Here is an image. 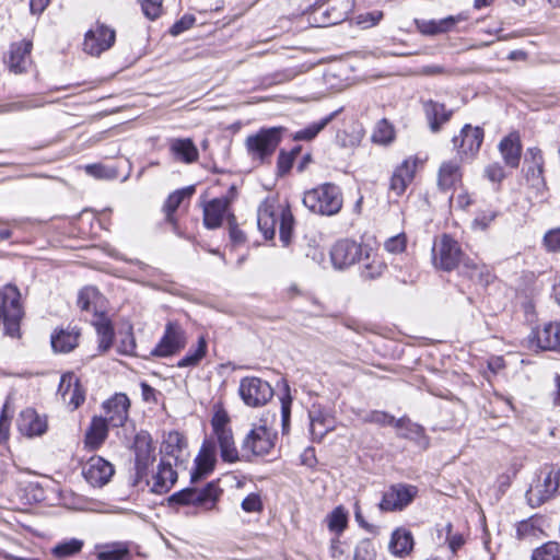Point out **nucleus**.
Returning a JSON list of instances; mask_svg holds the SVG:
<instances>
[{
  "mask_svg": "<svg viewBox=\"0 0 560 560\" xmlns=\"http://www.w3.org/2000/svg\"><path fill=\"white\" fill-rule=\"evenodd\" d=\"M207 352V341L203 337H200L197 347L194 351H189L179 362L178 366H192L196 365Z\"/></svg>",
  "mask_w": 560,
  "mask_h": 560,
  "instance_id": "nucleus-45",
  "label": "nucleus"
},
{
  "mask_svg": "<svg viewBox=\"0 0 560 560\" xmlns=\"http://www.w3.org/2000/svg\"><path fill=\"white\" fill-rule=\"evenodd\" d=\"M382 19L383 12L381 11L366 12L363 14H359L355 18L357 24L362 26L363 28L376 25Z\"/></svg>",
  "mask_w": 560,
  "mask_h": 560,
  "instance_id": "nucleus-56",
  "label": "nucleus"
},
{
  "mask_svg": "<svg viewBox=\"0 0 560 560\" xmlns=\"http://www.w3.org/2000/svg\"><path fill=\"white\" fill-rule=\"evenodd\" d=\"M294 154L281 151L278 156V170L280 174L288 173L293 165Z\"/></svg>",
  "mask_w": 560,
  "mask_h": 560,
  "instance_id": "nucleus-62",
  "label": "nucleus"
},
{
  "mask_svg": "<svg viewBox=\"0 0 560 560\" xmlns=\"http://www.w3.org/2000/svg\"><path fill=\"white\" fill-rule=\"evenodd\" d=\"M544 245L548 252H560V228L551 229L545 234Z\"/></svg>",
  "mask_w": 560,
  "mask_h": 560,
  "instance_id": "nucleus-53",
  "label": "nucleus"
},
{
  "mask_svg": "<svg viewBox=\"0 0 560 560\" xmlns=\"http://www.w3.org/2000/svg\"><path fill=\"white\" fill-rule=\"evenodd\" d=\"M417 30L423 35H438L439 26L436 20H416Z\"/></svg>",
  "mask_w": 560,
  "mask_h": 560,
  "instance_id": "nucleus-59",
  "label": "nucleus"
},
{
  "mask_svg": "<svg viewBox=\"0 0 560 560\" xmlns=\"http://www.w3.org/2000/svg\"><path fill=\"white\" fill-rule=\"evenodd\" d=\"M170 151L177 161L190 164L198 160L199 152L191 139L176 138L170 141Z\"/></svg>",
  "mask_w": 560,
  "mask_h": 560,
  "instance_id": "nucleus-28",
  "label": "nucleus"
},
{
  "mask_svg": "<svg viewBox=\"0 0 560 560\" xmlns=\"http://www.w3.org/2000/svg\"><path fill=\"white\" fill-rule=\"evenodd\" d=\"M396 429L400 438L409 439L423 448L428 447L429 439L422 425L412 422L407 417H401L396 422Z\"/></svg>",
  "mask_w": 560,
  "mask_h": 560,
  "instance_id": "nucleus-27",
  "label": "nucleus"
},
{
  "mask_svg": "<svg viewBox=\"0 0 560 560\" xmlns=\"http://www.w3.org/2000/svg\"><path fill=\"white\" fill-rule=\"evenodd\" d=\"M177 472L170 460L162 459L156 474L153 477L152 491L155 493L167 492L176 482Z\"/></svg>",
  "mask_w": 560,
  "mask_h": 560,
  "instance_id": "nucleus-26",
  "label": "nucleus"
},
{
  "mask_svg": "<svg viewBox=\"0 0 560 560\" xmlns=\"http://www.w3.org/2000/svg\"><path fill=\"white\" fill-rule=\"evenodd\" d=\"M61 397L71 410H75L85 400V392L83 387H65L61 392Z\"/></svg>",
  "mask_w": 560,
  "mask_h": 560,
  "instance_id": "nucleus-44",
  "label": "nucleus"
},
{
  "mask_svg": "<svg viewBox=\"0 0 560 560\" xmlns=\"http://www.w3.org/2000/svg\"><path fill=\"white\" fill-rule=\"evenodd\" d=\"M372 139L375 143L387 144L394 139V128L385 119L377 122Z\"/></svg>",
  "mask_w": 560,
  "mask_h": 560,
  "instance_id": "nucleus-46",
  "label": "nucleus"
},
{
  "mask_svg": "<svg viewBox=\"0 0 560 560\" xmlns=\"http://www.w3.org/2000/svg\"><path fill=\"white\" fill-rule=\"evenodd\" d=\"M86 174L95 178H109L113 174L101 164H89L84 167Z\"/></svg>",
  "mask_w": 560,
  "mask_h": 560,
  "instance_id": "nucleus-63",
  "label": "nucleus"
},
{
  "mask_svg": "<svg viewBox=\"0 0 560 560\" xmlns=\"http://www.w3.org/2000/svg\"><path fill=\"white\" fill-rule=\"evenodd\" d=\"M290 387H284V393L280 397L281 400V418H282V432L285 434L289 431L290 416H291V401Z\"/></svg>",
  "mask_w": 560,
  "mask_h": 560,
  "instance_id": "nucleus-50",
  "label": "nucleus"
},
{
  "mask_svg": "<svg viewBox=\"0 0 560 560\" xmlns=\"http://www.w3.org/2000/svg\"><path fill=\"white\" fill-rule=\"evenodd\" d=\"M16 425L21 434L27 438L40 436L48 429L47 417L38 415L32 408L21 411Z\"/></svg>",
  "mask_w": 560,
  "mask_h": 560,
  "instance_id": "nucleus-18",
  "label": "nucleus"
},
{
  "mask_svg": "<svg viewBox=\"0 0 560 560\" xmlns=\"http://www.w3.org/2000/svg\"><path fill=\"white\" fill-rule=\"evenodd\" d=\"M500 151L506 165L517 167L521 160L522 147L517 135H510L500 142Z\"/></svg>",
  "mask_w": 560,
  "mask_h": 560,
  "instance_id": "nucleus-36",
  "label": "nucleus"
},
{
  "mask_svg": "<svg viewBox=\"0 0 560 560\" xmlns=\"http://www.w3.org/2000/svg\"><path fill=\"white\" fill-rule=\"evenodd\" d=\"M418 489L411 485L398 483L392 486L380 502V509L385 512L401 511L416 498Z\"/></svg>",
  "mask_w": 560,
  "mask_h": 560,
  "instance_id": "nucleus-12",
  "label": "nucleus"
},
{
  "mask_svg": "<svg viewBox=\"0 0 560 560\" xmlns=\"http://www.w3.org/2000/svg\"><path fill=\"white\" fill-rule=\"evenodd\" d=\"M407 247V236L406 234H397L395 236H392L387 238L384 243V248L389 254H401L405 252Z\"/></svg>",
  "mask_w": 560,
  "mask_h": 560,
  "instance_id": "nucleus-51",
  "label": "nucleus"
},
{
  "mask_svg": "<svg viewBox=\"0 0 560 560\" xmlns=\"http://www.w3.org/2000/svg\"><path fill=\"white\" fill-rule=\"evenodd\" d=\"M311 434L314 440L320 441L327 432L334 429L332 419L320 413L311 412Z\"/></svg>",
  "mask_w": 560,
  "mask_h": 560,
  "instance_id": "nucleus-41",
  "label": "nucleus"
},
{
  "mask_svg": "<svg viewBox=\"0 0 560 560\" xmlns=\"http://www.w3.org/2000/svg\"><path fill=\"white\" fill-rule=\"evenodd\" d=\"M443 530H445V540L447 541L450 549L455 553L464 545L463 536L460 534H453V526L451 523H447Z\"/></svg>",
  "mask_w": 560,
  "mask_h": 560,
  "instance_id": "nucleus-57",
  "label": "nucleus"
},
{
  "mask_svg": "<svg viewBox=\"0 0 560 560\" xmlns=\"http://www.w3.org/2000/svg\"><path fill=\"white\" fill-rule=\"evenodd\" d=\"M279 223L280 241L288 246L292 238L294 218L288 205L268 198L261 202L257 212V225L266 240H272Z\"/></svg>",
  "mask_w": 560,
  "mask_h": 560,
  "instance_id": "nucleus-1",
  "label": "nucleus"
},
{
  "mask_svg": "<svg viewBox=\"0 0 560 560\" xmlns=\"http://www.w3.org/2000/svg\"><path fill=\"white\" fill-rule=\"evenodd\" d=\"M222 491L214 483H209L202 489H185L174 493L171 501L178 504H191L203 511H212L217 508Z\"/></svg>",
  "mask_w": 560,
  "mask_h": 560,
  "instance_id": "nucleus-7",
  "label": "nucleus"
},
{
  "mask_svg": "<svg viewBox=\"0 0 560 560\" xmlns=\"http://www.w3.org/2000/svg\"><path fill=\"white\" fill-rule=\"evenodd\" d=\"M486 173L491 182H501L504 178V172L499 164L489 165Z\"/></svg>",
  "mask_w": 560,
  "mask_h": 560,
  "instance_id": "nucleus-64",
  "label": "nucleus"
},
{
  "mask_svg": "<svg viewBox=\"0 0 560 560\" xmlns=\"http://www.w3.org/2000/svg\"><path fill=\"white\" fill-rule=\"evenodd\" d=\"M195 191L194 187H187L171 194L165 202L164 210L166 213V219L168 222H173V213L179 207V205L184 201L185 198H189Z\"/></svg>",
  "mask_w": 560,
  "mask_h": 560,
  "instance_id": "nucleus-42",
  "label": "nucleus"
},
{
  "mask_svg": "<svg viewBox=\"0 0 560 560\" xmlns=\"http://www.w3.org/2000/svg\"><path fill=\"white\" fill-rule=\"evenodd\" d=\"M462 259V250L456 241L443 235L433 248V261L435 267L443 270H452L457 267Z\"/></svg>",
  "mask_w": 560,
  "mask_h": 560,
  "instance_id": "nucleus-13",
  "label": "nucleus"
},
{
  "mask_svg": "<svg viewBox=\"0 0 560 560\" xmlns=\"http://www.w3.org/2000/svg\"><path fill=\"white\" fill-rule=\"evenodd\" d=\"M92 325L95 327L98 337V351L101 353L106 352L114 340V328L110 320L102 313L94 316Z\"/></svg>",
  "mask_w": 560,
  "mask_h": 560,
  "instance_id": "nucleus-34",
  "label": "nucleus"
},
{
  "mask_svg": "<svg viewBox=\"0 0 560 560\" xmlns=\"http://www.w3.org/2000/svg\"><path fill=\"white\" fill-rule=\"evenodd\" d=\"M161 452L165 456L174 458L175 464L184 462L187 456V441L182 433L171 431L164 436Z\"/></svg>",
  "mask_w": 560,
  "mask_h": 560,
  "instance_id": "nucleus-23",
  "label": "nucleus"
},
{
  "mask_svg": "<svg viewBox=\"0 0 560 560\" xmlns=\"http://www.w3.org/2000/svg\"><path fill=\"white\" fill-rule=\"evenodd\" d=\"M195 462L196 472L192 474V478H200L211 472L217 463L214 444L205 442Z\"/></svg>",
  "mask_w": 560,
  "mask_h": 560,
  "instance_id": "nucleus-33",
  "label": "nucleus"
},
{
  "mask_svg": "<svg viewBox=\"0 0 560 560\" xmlns=\"http://www.w3.org/2000/svg\"><path fill=\"white\" fill-rule=\"evenodd\" d=\"M137 476L142 478L155 460V447L149 434L140 433L135 441Z\"/></svg>",
  "mask_w": 560,
  "mask_h": 560,
  "instance_id": "nucleus-17",
  "label": "nucleus"
},
{
  "mask_svg": "<svg viewBox=\"0 0 560 560\" xmlns=\"http://www.w3.org/2000/svg\"><path fill=\"white\" fill-rule=\"evenodd\" d=\"M423 160L417 155L405 159L394 171L390 179V190L397 196L402 195L412 183L417 171L422 167Z\"/></svg>",
  "mask_w": 560,
  "mask_h": 560,
  "instance_id": "nucleus-14",
  "label": "nucleus"
},
{
  "mask_svg": "<svg viewBox=\"0 0 560 560\" xmlns=\"http://www.w3.org/2000/svg\"><path fill=\"white\" fill-rule=\"evenodd\" d=\"M277 433L265 424L254 425L242 443L243 452L255 456H264L275 447Z\"/></svg>",
  "mask_w": 560,
  "mask_h": 560,
  "instance_id": "nucleus-9",
  "label": "nucleus"
},
{
  "mask_svg": "<svg viewBox=\"0 0 560 560\" xmlns=\"http://www.w3.org/2000/svg\"><path fill=\"white\" fill-rule=\"evenodd\" d=\"M363 420L364 422L375 423L381 427L392 425L396 428V422L398 419H395L394 416L389 415L386 411L373 410L370 413H368Z\"/></svg>",
  "mask_w": 560,
  "mask_h": 560,
  "instance_id": "nucleus-48",
  "label": "nucleus"
},
{
  "mask_svg": "<svg viewBox=\"0 0 560 560\" xmlns=\"http://www.w3.org/2000/svg\"><path fill=\"white\" fill-rule=\"evenodd\" d=\"M163 0H142V11L150 20H155L162 13Z\"/></svg>",
  "mask_w": 560,
  "mask_h": 560,
  "instance_id": "nucleus-55",
  "label": "nucleus"
},
{
  "mask_svg": "<svg viewBox=\"0 0 560 560\" xmlns=\"http://www.w3.org/2000/svg\"><path fill=\"white\" fill-rule=\"evenodd\" d=\"M483 131L479 127L465 125L459 136L453 138L454 148L463 155H474L480 149Z\"/></svg>",
  "mask_w": 560,
  "mask_h": 560,
  "instance_id": "nucleus-19",
  "label": "nucleus"
},
{
  "mask_svg": "<svg viewBox=\"0 0 560 560\" xmlns=\"http://www.w3.org/2000/svg\"><path fill=\"white\" fill-rule=\"evenodd\" d=\"M196 22V18L191 14H185L180 18V20H178L170 30V33L173 35V36H177L182 33H184L185 31L189 30L190 27H192V25L195 24Z\"/></svg>",
  "mask_w": 560,
  "mask_h": 560,
  "instance_id": "nucleus-58",
  "label": "nucleus"
},
{
  "mask_svg": "<svg viewBox=\"0 0 560 560\" xmlns=\"http://www.w3.org/2000/svg\"><path fill=\"white\" fill-rule=\"evenodd\" d=\"M229 210V200L224 197L214 198L203 205V224L208 229L219 228Z\"/></svg>",
  "mask_w": 560,
  "mask_h": 560,
  "instance_id": "nucleus-22",
  "label": "nucleus"
},
{
  "mask_svg": "<svg viewBox=\"0 0 560 560\" xmlns=\"http://www.w3.org/2000/svg\"><path fill=\"white\" fill-rule=\"evenodd\" d=\"M348 511L339 505L327 515V527L330 532L341 534L348 525Z\"/></svg>",
  "mask_w": 560,
  "mask_h": 560,
  "instance_id": "nucleus-43",
  "label": "nucleus"
},
{
  "mask_svg": "<svg viewBox=\"0 0 560 560\" xmlns=\"http://www.w3.org/2000/svg\"><path fill=\"white\" fill-rule=\"evenodd\" d=\"M44 375L40 374H33V373H23L16 375V380L13 382H26L31 384H39L42 382H48V383H56L59 382V385H80V377L75 375L72 372H67L60 376H58L56 373H51L47 375V380H42Z\"/></svg>",
  "mask_w": 560,
  "mask_h": 560,
  "instance_id": "nucleus-31",
  "label": "nucleus"
},
{
  "mask_svg": "<svg viewBox=\"0 0 560 560\" xmlns=\"http://www.w3.org/2000/svg\"><path fill=\"white\" fill-rule=\"evenodd\" d=\"M79 331L60 330L51 335V347L55 352L67 353L78 345Z\"/></svg>",
  "mask_w": 560,
  "mask_h": 560,
  "instance_id": "nucleus-38",
  "label": "nucleus"
},
{
  "mask_svg": "<svg viewBox=\"0 0 560 560\" xmlns=\"http://www.w3.org/2000/svg\"><path fill=\"white\" fill-rule=\"evenodd\" d=\"M240 396L249 407H261L273 396L272 387H240Z\"/></svg>",
  "mask_w": 560,
  "mask_h": 560,
  "instance_id": "nucleus-35",
  "label": "nucleus"
},
{
  "mask_svg": "<svg viewBox=\"0 0 560 560\" xmlns=\"http://www.w3.org/2000/svg\"><path fill=\"white\" fill-rule=\"evenodd\" d=\"M20 298V291L14 285L7 284L0 289V319L4 326V334L10 337L20 336V323L23 317Z\"/></svg>",
  "mask_w": 560,
  "mask_h": 560,
  "instance_id": "nucleus-4",
  "label": "nucleus"
},
{
  "mask_svg": "<svg viewBox=\"0 0 560 560\" xmlns=\"http://www.w3.org/2000/svg\"><path fill=\"white\" fill-rule=\"evenodd\" d=\"M462 182V170L459 162L454 159L444 161L438 171V186L442 190L455 188Z\"/></svg>",
  "mask_w": 560,
  "mask_h": 560,
  "instance_id": "nucleus-24",
  "label": "nucleus"
},
{
  "mask_svg": "<svg viewBox=\"0 0 560 560\" xmlns=\"http://www.w3.org/2000/svg\"><path fill=\"white\" fill-rule=\"evenodd\" d=\"M108 422L102 417H93L85 433L84 444L90 450H97L106 440L108 434Z\"/></svg>",
  "mask_w": 560,
  "mask_h": 560,
  "instance_id": "nucleus-29",
  "label": "nucleus"
},
{
  "mask_svg": "<svg viewBox=\"0 0 560 560\" xmlns=\"http://www.w3.org/2000/svg\"><path fill=\"white\" fill-rule=\"evenodd\" d=\"M186 346V335L182 326L176 322H168L164 335L152 350V355L170 357L180 351Z\"/></svg>",
  "mask_w": 560,
  "mask_h": 560,
  "instance_id": "nucleus-11",
  "label": "nucleus"
},
{
  "mask_svg": "<svg viewBox=\"0 0 560 560\" xmlns=\"http://www.w3.org/2000/svg\"><path fill=\"white\" fill-rule=\"evenodd\" d=\"M116 40L114 28L96 23L84 35L83 50L90 56L98 57L104 51L110 49Z\"/></svg>",
  "mask_w": 560,
  "mask_h": 560,
  "instance_id": "nucleus-8",
  "label": "nucleus"
},
{
  "mask_svg": "<svg viewBox=\"0 0 560 560\" xmlns=\"http://www.w3.org/2000/svg\"><path fill=\"white\" fill-rule=\"evenodd\" d=\"M115 470L113 465L100 456L91 457L83 467L85 480L93 487H103L109 482Z\"/></svg>",
  "mask_w": 560,
  "mask_h": 560,
  "instance_id": "nucleus-15",
  "label": "nucleus"
},
{
  "mask_svg": "<svg viewBox=\"0 0 560 560\" xmlns=\"http://www.w3.org/2000/svg\"><path fill=\"white\" fill-rule=\"evenodd\" d=\"M8 401L3 405L2 415L0 417V442L8 441L10 436V419L7 415Z\"/></svg>",
  "mask_w": 560,
  "mask_h": 560,
  "instance_id": "nucleus-61",
  "label": "nucleus"
},
{
  "mask_svg": "<svg viewBox=\"0 0 560 560\" xmlns=\"http://www.w3.org/2000/svg\"><path fill=\"white\" fill-rule=\"evenodd\" d=\"M424 109L430 124V128L434 132L439 131L441 125L445 124L452 115V112L446 110L443 104L433 101L427 102Z\"/></svg>",
  "mask_w": 560,
  "mask_h": 560,
  "instance_id": "nucleus-37",
  "label": "nucleus"
},
{
  "mask_svg": "<svg viewBox=\"0 0 560 560\" xmlns=\"http://www.w3.org/2000/svg\"><path fill=\"white\" fill-rule=\"evenodd\" d=\"M536 346L541 350L560 351V323L546 324L535 332Z\"/></svg>",
  "mask_w": 560,
  "mask_h": 560,
  "instance_id": "nucleus-25",
  "label": "nucleus"
},
{
  "mask_svg": "<svg viewBox=\"0 0 560 560\" xmlns=\"http://www.w3.org/2000/svg\"><path fill=\"white\" fill-rule=\"evenodd\" d=\"M131 558L129 544L125 541H114L97 547V560H131Z\"/></svg>",
  "mask_w": 560,
  "mask_h": 560,
  "instance_id": "nucleus-32",
  "label": "nucleus"
},
{
  "mask_svg": "<svg viewBox=\"0 0 560 560\" xmlns=\"http://www.w3.org/2000/svg\"><path fill=\"white\" fill-rule=\"evenodd\" d=\"M532 560H560V546L558 542L549 541L536 549Z\"/></svg>",
  "mask_w": 560,
  "mask_h": 560,
  "instance_id": "nucleus-47",
  "label": "nucleus"
},
{
  "mask_svg": "<svg viewBox=\"0 0 560 560\" xmlns=\"http://www.w3.org/2000/svg\"><path fill=\"white\" fill-rule=\"evenodd\" d=\"M83 548V541L78 538H71L68 540H63L58 542L52 549L51 555L58 559L63 560L70 557H73L81 552Z\"/></svg>",
  "mask_w": 560,
  "mask_h": 560,
  "instance_id": "nucleus-40",
  "label": "nucleus"
},
{
  "mask_svg": "<svg viewBox=\"0 0 560 560\" xmlns=\"http://www.w3.org/2000/svg\"><path fill=\"white\" fill-rule=\"evenodd\" d=\"M241 506L246 513H259L264 505L259 494L250 493L242 501Z\"/></svg>",
  "mask_w": 560,
  "mask_h": 560,
  "instance_id": "nucleus-54",
  "label": "nucleus"
},
{
  "mask_svg": "<svg viewBox=\"0 0 560 560\" xmlns=\"http://www.w3.org/2000/svg\"><path fill=\"white\" fill-rule=\"evenodd\" d=\"M211 425L220 446L222 459L228 463L237 462L238 451L235 446L233 432L230 428V417L223 408L217 407L211 419Z\"/></svg>",
  "mask_w": 560,
  "mask_h": 560,
  "instance_id": "nucleus-6",
  "label": "nucleus"
},
{
  "mask_svg": "<svg viewBox=\"0 0 560 560\" xmlns=\"http://www.w3.org/2000/svg\"><path fill=\"white\" fill-rule=\"evenodd\" d=\"M32 48L33 43L26 39L11 45L9 57L5 59V63L11 72L19 74L26 71L31 65Z\"/></svg>",
  "mask_w": 560,
  "mask_h": 560,
  "instance_id": "nucleus-20",
  "label": "nucleus"
},
{
  "mask_svg": "<svg viewBox=\"0 0 560 560\" xmlns=\"http://www.w3.org/2000/svg\"><path fill=\"white\" fill-rule=\"evenodd\" d=\"M464 20L465 16L460 14L456 16L451 15L445 19L438 20L439 33L443 34L452 31L458 22Z\"/></svg>",
  "mask_w": 560,
  "mask_h": 560,
  "instance_id": "nucleus-60",
  "label": "nucleus"
},
{
  "mask_svg": "<svg viewBox=\"0 0 560 560\" xmlns=\"http://www.w3.org/2000/svg\"><path fill=\"white\" fill-rule=\"evenodd\" d=\"M102 300L98 291L93 287H86L79 292L78 306L85 312H93L94 316L100 315L98 304Z\"/></svg>",
  "mask_w": 560,
  "mask_h": 560,
  "instance_id": "nucleus-39",
  "label": "nucleus"
},
{
  "mask_svg": "<svg viewBox=\"0 0 560 560\" xmlns=\"http://www.w3.org/2000/svg\"><path fill=\"white\" fill-rule=\"evenodd\" d=\"M363 249L364 244H359L355 241L348 238L337 241L329 252L332 267L338 270H343L353 266L359 261Z\"/></svg>",
  "mask_w": 560,
  "mask_h": 560,
  "instance_id": "nucleus-10",
  "label": "nucleus"
},
{
  "mask_svg": "<svg viewBox=\"0 0 560 560\" xmlns=\"http://www.w3.org/2000/svg\"><path fill=\"white\" fill-rule=\"evenodd\" d=\"M303 203L313 213L327 217L335 215L342 208V192L337 185L326 183L307 190L304 194Z\"/></svg>",
  "mask_w": 560,
  "mask_h": 560,
  "instance_id": "nucleus-2",
  "label": "nucleus"
},
{
  "mask_svg": "<svg viewBox=\"0 0 560 560\" xmlns=\"http://www.w3.org/2000/svg\"><path fill=\"white\" fill-rule=\"evenodd\" d=\"M282 130L281 127L260 129L246 138L245 145L254 162L264 163L273 154L281 141Z\"/></svg>",
  "mask_w": 560,
  "mask_h": 560,
  "instance_id": "nucleus-5",
  "label": "nucleus"
},
{
  "mask_svg": "<svg viewBox=\"0 0 560 560\" xmlns=\"http://www.w3.org/2000/svg\"><path fill=\"white\" fill-rule=\"evenodd\" d=\"M358 262L360 264L361 277L369 280L380 278L387 269L383 256L368 244H364L362 256Z\"/></svg>",
  "mask_w": 560,
  "mask_h": 560,
  "instance_id": "nucleus-16",
  "label": "nucleus"
},
{
  "mask_svg": "<svg viewBox=\"0 0 560 560\" xmlns=\"http://www.w3.org/2000/svg\"><path fill=\"white\" fill-rule=\"evenodd\" d=\"M129 399L125 394H116L104 402L106 420L112 427H121L128 418Z\"/></svg>",
  "mask_w": 560,
  "mask_h": 560,
  "instance_id": "nucleus-21",
  "label": "nucleus"
},
{
  "mask_svg": "<svg viewBox=\"0 0 560 560\" xmlns=\"http://www.w3.org/2000/svg\"><path fill=\"white\" fill-rule=\"evenodd\" d=\"M329 120H330V117H327L319 121L311 124L306 128L298 131L294 135V139L295 140H306V141L312 140L319 133V131H322L325 128V126L329 122Z\"/></svg>",
  "mask_w": 560,
  "mask_h": 560,
  "instance_id": "nucleus-49",
  "label": "nucleus"
},
{
  "mask_svg": "<svg viewBox=\"0 0 560 560\" xmlns=\"http://www.w3.org/2000/svg\"><path fill=\"white\" fill-rule=\"evenodd\" d=\"M560 487V468L544 466L532 480L526 491V500L532 508H537L552 499Z\"/></svg>",
  "mask_w": 560,
  "mask_h": 560,
  "instance_id": "nucleus-3",
  "label": "nucleus"
},
{
  "mask_svg": "<svg viewBox=\"0 0 560 560\" xmlns=\"http://www.w3.org/2000/svg\"><path fill=\"white\" fill-rule=\"evenodd\" d=\"M375 550L372 542L369 539L361 540L355 549L353 560H374Z\"/></svg>",
  "mask_w": 560,
  "mask_h": 560,
  "instance_id": "nucleus-52",
  "label": "nucleus"
},
{
  "mask_svg": "<svg viewBox=\"0 0 560 560\" xmlns=\"http://www.w3.org/2000/svg\"><path fill=\"white\" fill-rule=\"evenodd\" d=\"M413 545L411 532L405 527H398L392 534L388 548L393 555L404 557L412 551Z\"/></svg>",
  "mask_w": 560,
  "mask_h": 560,
  "instance_id": "nucleus-30",
  "label": "nucleus"
}]
</instances>
